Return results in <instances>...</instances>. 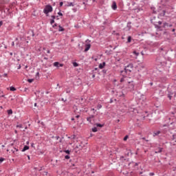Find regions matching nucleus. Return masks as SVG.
I'll return each mask as SVG.
<instances>
[{"label":"nucleus","mask_w":176,"mask_h":176,"mask_svg":"<svg viewBox=\"0 0 176 176\" xmlns=\"http://www.w3.org/2000/svg\"><path fill=\"white\" fill-rule=\"evenodd\" d=\"M52 27H53V28L57 27V23H55Z\"/></svg>","instance_id":"f704fd0d"},{"label":"nucleus","mask_w":176,"mask_h":176,"mask_svg":"<svg viewBox=\"0 0 176 176\" xmlns=\"http://www.w3.org/2000/svg\"><path fill=\"white\" fill-rule=\"evenodd\" d=\"M92 131L94 132V133H97V131H98V129H97V127H94L93 129H92Z\"/></svg>","instance_id":"4468645a"},{"label":"nucleus","mask_w":176,"mask_h":176,"mask_svg":"<svg viewBox=\"0 0 176 176\" xmlns=\"http://www.w3.org/2000/svg\"><path fill=\"white\" fill-rule=\"evenodd\" d=\"M173 32H175V29L172 30Z\"/></svg>","instance_id":"58836bf2"},{"label":"nucleus","mask_w":176,"mask_h":176,"mask_svg":"<svg viewBox=\"0 0 176 176\" xmlns=\"http://www.w3.org/2000/svg\"><path fill=\"white\" fill-rule=\"evenodd\" d=\"M58 14L59 16H63V13H61V12H59L58 13Z\"/></svg>","instance_id":"c756f323"},{"label":"nucleus","mask_w":176,"mask_h":176,"mask_svg":"<svg viewBox=\"0 0 176 176\" xmlns=\"http://www.w3.org/2000/svg\"><path fill=\"white\" fill-rule=\"evenodd\" d=\"M60 6H63V5H64V3H63V1L60 2L59 3Z\"/></svg>","instance_id":"cd10ccee"},{"label":"nucleus","mask_w":176,"mask_h":176,"mask_svg":"<svg viewBox=\"0 0 176 176\" xmlns=\"http://www.w3.org/2000/svg\"><path fill=\"white\" fill-rule=\"evenodd\" d=\"M94 126H96V127H102V124H95Z\"/></svg>","instance_id":"2eb2a0df"},{"label":"nucleus","mask_w":176,"mask_h":176,"mask_svg":"<svg viewBox=\"0 0 176 176\" xmlns=\"http://www.w3.org/2000/svg\"><path fill=\"white\" fill-rule=\"evenodd\" d=\"M67 6H75V4L74 3L68 2Z\"/></svg>","instance_id":"9d476101"},{"label":"nucleus","mask_w":176,"mask_h":176,"mask_svg":"<svg viewBox=\"0 0 176 176\" xmlns=\"http://www.w3.org/2000/svg\"><path fill=\"white\" fill-rule=\"evenodd\" d=\"M12 46H14V41H12Z\"/></svg>","instance_id":"e433bc0d"},{"label":"nucleus","mask_w":176,"mask_h":176,"mask_svg":"<svg viewBox=\"0 0 176 176\" xmlns=\"http://www.w3.org/2000/svg\"><path fill=\"white\" fill-rule=\"evenodd\" d=\"M34 107H36V103L34 104Z\"/></svg>","instance_id":"de8ad7c7"},{"label":"nucleus","mask_w":176,"mask_h":176,"mask_svg":"<svg viewBox=\"0 0 176 176\" xmlns=\"http://www.w3.org/2000/svg\"><path fill=\"white\" fill-rule=\"evenodd\" d=\"M127 42L130 43L131 42V36H128Z\"/></svg>","instance_id":"a211bd4d"},{"label":"nucleus","mask_w":176,"mask_h":176,"mask_svg":"<svg viewBox=\"0 0 176 176\" xmlns=\"http://www.w3.org/2000/svg\"><path fill=\"white\" fill-rule=\"evenodd\" d=\"M69 91H67V93H69Z\"/></svg>","instance_id":"5fc2aeb1"},{"label":"nucleus","mask_w":176,"mask_h":176,"mask_svg":"<svg viewBox=\"0 0 176 176\" xmlns=\"http://www.w3.org/2000/svg\"><path fill=\"white\" fill-rule=\"evenodd\" d=\"M46 52L47 54L50 53V50H47Z\"/></svg>","instance_id":"c9c22d12"},{"label":"nucleus","mask_w":176,"mask_h":176,"mask_svg":"<svg viewBox=\"0 0 176 176\" xmlns=\"http://www.w3.org/2000/svg\"><path fill=\"white\" fill-rule=\"evenodd\" d=\"M80 117V116L79 115H78V116H76V118L78 119V118H79Z\"/></svg>","instance_id":"ea45409f"},{"label":"nucleus","mask_w":176,"mask_h":176,"mask_svg":"<svg viewBox=\"0 0 176 176\" xmlns=\"http://www.w3.org/2000/svg\"><path fill=\"white\" fill-rule=\"evenodd\" d=\"M50 24H52V25L54 24V19H52V20L51 21Z\"/></svg>","instance_id":"b1692460"},{"label":"nucleus","mask_w":176,"mask_h":176,"mask_svg":"<svg viewBox=\"0 0 176 176\" xmlns=\"http://www.w3.org/2000/svg\"><path fill=\"white\" fill-rule=\"evenodd\" d=\"M129 138V136L128 135H126L124 138V141H127Z\"/></svg>","instance_id":"4be33fe9"},{"label":"nucleus","mask_w":176,"mask_h":176,"mask_svg":"<svg viewBox=\"0 0 176 176\" xmlns=\"http://www.w3.org/2000/svg\"><path fill=\"white\" fill-rule=\"evenodd\" d=\"M65 153H67V154H69V151L67 150V151H65Z\"/></svg>","instance_id":"72a5a7b5"},{"label":"nucleus","mask_w":176,"mask_h":176,"mask_svg":"<svg viewBox=\"0 0 176 176\" xmlns=\"http://www.w3.org/2000/svg\"><path fill=\"white\" fill-rule=\"evenodd\" d=\"M10 91H16V88H14V87H10Z\"/></svg>","instance_id":"f8f14e48"},{"label":"nucleus","mask_w":176,"mask_h":176,"mask_svg":"<svg viewBox=\"0 0 176 176\" xmlns=\"http://www.w3.org/2000/svg\"><path fill=\"white\" fill-rule=\"evenodd\" d=\"M126 72H131L133 71V64H129L125 67Z\"/></svg>","instance_id":"7ed1b4c3"},{"label":"nucleus","mask_w":176,"mask_h":176,"mask_svg":"<svg viewBox=\"0 0 176 176\" xmlns=\"http://www.w3.org/2000/svg\"><path fill=\"white\" fill-rule=\"evenodd\" d=\"M63 64H60L58 62H55L54 63V67H63Z\"/></svg>","instance_id":"0eeeda50"},{"label":"nucleus","mask_w":176,"mask_h":176,"mask_svg":"<svg viewBox=\"0 0 176 176\" xmlns=\"http://www.w3.org/2000/svg\"><path fill=\"white\" fill-rule=\"evenodd\" d=\"M95 0H93V2H94Z\"/></svg>","instance_id":"13d9d810"},{"label":"nucleus","mask_w":176,"mask_h":176,"mask_svg":"<svg viewBox=\"0 0 176 176\" xmlns=\"http://www.w3.org/2000/svg\"><path fill=\"white\" fill-rule=\"evenodd\" d=\"M43 50H46V48H43Z\"/></svg>","instance_id":"3c124183"},{"label":"nucleus","mask_w":176,"mask_h":176,"mask_svg":"<svg viewBox=\"0 0 176 176\" xmlns=\"http://www.w3.org/2000/svg\"><path fill=\"white\" fill-rule=\"evenodd\" d=\"M72 120H75V118H72Z\"/></svg>","instance_id":"49530a36"},{"label":"nucleus","mask_w":176,"mask_h":176,"mask_svg":"<svg viewBox=\"0 0 176 176\" xmlns=\"http://www.w3.org/2000/svg\"><path fill=\"white\" fill-rule=\"evenodd\" d=\"M91 47V45L90 44H87L85 45V52H89V50H90V47Z\"/></svg>","instance_id":"39448f33"},{"label":"nucleus","mask_w":176,"mask_h":176,"mask_svg":"<svg viewBox=\"0 0 176 176\" xmlns=\"http://www.w3.org/2000/svg\"><path fill=\"white\" fill-rule=\"evenodd\" d=\"M52 19H56V16H52Z\"/></svg>","instance_id":"a19ab883"},{"label":"nucleus","mask_w":176,"mask_h":176,"mask_svg":"<svg viewBox=\"0 0 176 176\" xmlns=\"http://www.w3.org/2000/svg\"><path fill=\"white\" fill-rule=\"evenodd\" d=\"M5 161V158L0 157V163H2V162Z\"/></svg>","instance_id":"412c9836"},{"label":"nucleus","mask_w":176,"mask_h":176,"mask_svg":"<svg viewBox=\"0 0 176 176\" xmlns=\"http://www.w3.org/2000/svg\"><path fill=\"white\" fill-rule=\"evenodd\" d=\"M74 12H76V10L74 9Z\"/></svg>","instance_id":"09e8293b"},{"label":"nucleus","mask_w":176,"mask_h":176,"mask_svg":"<svg viewBox=\"0 0 176 176\" xmlns=\"http://www.w3.org/2000/svg\"><path fill=\"white\" fill-rule=\"evenodd\" d=\"M28 160H31V157H30V155H28Z\"/></svg>","instance_id":"4c0bfd02"},{"label":"nucleus","mask_w":176,"mask_h":176,"mask_svg":"<svg viewBox=\"0 0 176 176\" xmlns=\"http://www.w3.org/2000/svg\"><path fill=\"white\" fill-rule=\"evenodd\" d=\"M3 76L4 78H8V74H4L3 75Z\"/></svg>","instance_id":"a878e982"},{"label":"nucleus","mask_w":176,"mask_h":176,"mask_svg":"<svg viewBox=\"0 0 176 176\" xmlns=\"http://www.w3.org/2000/svg\"><path fill=\"white\" fill-rule=\"evenodd\" d=\"M26 144H27V145H28V144H30V142L28 141V142H26Z\"/></svg>","instance_id":"37998d69"},{"label":"nucleus","mask_w":176,"mask_h":176,"mask_svg":"<svg viewBox=\"0 0 176 176\" xmlns=\"http://www.w3.org/2000/svg\"><path fill=\"white\" fill-rule=\"evenodd\" d=\"M18 40H19V38H16V41H18Z\"/></svg>","instance_id":"8fccbe9b"},{"label":"nucleus","mask_w":176,"mask_h":176,"mask_svg":"<svg viewBox=\"0 0 176 176\" xmlns=\"http://www.w3.org/2000/svg\"><path fill=\"white\" fill-rule=\"evenodd\" d=\"M52 12H53V8L52 7V6H50V5L46 6L44 9V13L45 14H47V13H50Z\"/></svg>","instance_id":"f03ea898"},{"label":"nucleus","mask_w":176,"mask_h":176,"mask_svg":"<svg viewBox=\"0 0 176 176\" xmlns=\"http://www.w3.org/2000/svg\"><path fill=\"white\" fill-rule=\"evenodd\" d=\"M65 159H67V160L69 159V155H65Z\"/></svg>","instance_id":"bb28decb"},{"label":"nucleus","mask_w":176,"mask_h":176,"mask_svg":"<svg viewBox=\"0 0 176 176\" xmlns=\"http://www.w3.org/2000/svg\"><path fill=\"white\" fill-rule=\"evenodd\" d=\"M87 122H91V117L87 118Z\"/></svg>","instance_id":"5701e85b"},{"label":"nucleus","mask_w":176,"mask_h":176,"mask_svg":"<svg viewBox=\"0 0 176 176\" xmlns=\"http://www.w3.org/2000/svg\"><path fill=\"white\" fill-rule=\"evenodd\" d=\"M91 111H94V109H91Z\"/></svg>","instance_id":"864d4df0"},{"label":"nucleus","mask_w":176,"mask_h":176,"mask_svg":"<svg viewBox=\"0 0 176 176\" xmlns=\"http://www.w3.org/2000/svg\"><path fill=\"white\" fill-rule=\"evenodd\" d=\"M162 151H163V148H158V151H155V153H160L162 152Z\"/></svg>","instance_id":"9b49d317"},{"label":"nucleus","mask_w":176,"mask_h":176,"mask_svg":"<svg viewBox=\"0 0 176 176\" xmlns=\"http://www.w3.org/2000/svg\"><path fill=\"white\" fill-rule=\"evenodd\" d=\"M111 8L113 10H116V9H118V6L116 5V2L115 1L113 2Z\"/></svg>","instance_id":"20e7f679"},{"label":"nucleus","mask_w":176,"mask_h":176,"mask_svg":"<svg viewBox=\"0 0 176 176\" xmlns=\"http://www.w3.org/2000/svg\"><path fill=\"white\" fill-rule=\"evenodd\" d=\"M152 85H153V83L151 82V85L152 86Z\"/></svg>","instance_id":"603ef678"},{"label":"nucleus","mask_w":176,"mask_h":176,"mask_svg":"<svg viewBox=\"0 0 176 176\" xmlns=\"http://www.w3.org/2000/svg\"><path fill=\"white\" fill-rule=\"evenodd\" d=\"M28 82L29 83H32V82H34V79H28Z\"/></svg>","instance_id":"aec40b11"},{"label":"nucleus","mask_w":176,"mask_h":176,"mask_svg":"<svg viewBox=\"0 0 176 176\" xmlns=\"http://www.w3.org/2000/svg\"><path fill=\"white\" fill-rule=\"evenodd\" d=\"M73 65L74 67H78L79 65L76 62H74L73 63Z\"/></svg>","instance_id":"6ab92c4d"},{"label":"nucleus","mask_w":176,"mask_h":176,"mask_svg":"<svg viewBox=\"0 0 176 176\" xmlns=\"http://www.w3.org/2000/svg\"><path fill=\"white\" fill-rule=\"evenodd\" d=\"M38 74H39V72L37 73V75H38Z\"/></svg>","instance_id":"4d7b16f0"},{"label":"nucleus","mask_w":176,"mask_h":176,"mask_svg":"<svg viewBox=\"0 0 176 176\" xmlns=\"http://www.w3.org/2000/svg\"><path fill=\"white\" fill-rule=\"evenodd\" d=\"M30 149V146H25L22 149V152H25V151H28Z\"/></svg>","instance_id":"1a4fd4ad"},{"label":"nucleus","mask_w":176,"mask_h":176,"mask_svg":"<svg viewBox=\"0 0 176 176\" xmlns=\"http://www.w3.org/2000/svg\"><path fill=\"white\" fill-rule=\"evenodd\" d=\"M129 79V78L124 77L120 79V82L121 83L125 82V89H127L129 91H133V90H134V81H130Z\"/></svg>","instance_id":"f257e3e1"},{"label":"nucleus","mask_w":176,"mask_h":176,"mask_svg":"<svg viewBox=\"0 0 176 176\" xmlns=\"http://www.w3.org/2000/svg\"><path fill=\"white\" fill-rule=\"evenodd\" d=\"M2 24H3V22L2 21H0V28L2 27Z\"/></svg>","instance_id":"c85d7f7f"},{"label":"nucleus","mask_w":176,"mask_h":176,"mask_svg":"<svg viewBox=\"0 0 176 176\" xmlns=\"http://www.w3.org/2000/svg\"><path fill=\"white\" fill-rule=\"evenodd\" d=\"M8 113L9 114V115H12L13 114V111L12 110V109H9V110H8Z\"/></svg>","instance_id":"ddd939ff"},{"label":"nucleus","mask_w":176,"mask_h":176,"mask_svg":"<svg viewBox=\"0 0 176 176\" xmlns=\"http://www.w3.org/2000/svg\"><path fill=\"white\" fill-rule=\"evenodd\" d=\"M102 108V105H101V104H98V106H97V109H101Z\"/></svg>","instance_id":"f3484780"},{"label":"nucleus","mask_w":176,"mask_h":176,"mask_svg":"<svg viewBox=\"0 0 176 176\" xmlns=\"http://www.w3.org/2000/svg\"><path fill=\"white\" fill-rule=\"evenodd\" d=\"M133 54H135L136 56H138L140 54L139 53H137V52L135 51L133 52Z\"/></svg>","instance_id":"393cba45"},{"label":"nucleus","mask_w":176,"mask_h":176,"mask_svg":"<svg viewBox=\"0 0 176 176\" xmlns=\"http://www.w3.org/2000/svg\"><path fill=\"white\" fill-rule=\"evenodd\" d=\"M158 23H159L160 25H162V23H161L160 21H159Z\"/></svg>","instance_id":"c03bdc74"},{"label":"nucleus","mask_w":176,"mask_h":176,"mask_svg":"<svg viewBox=\"0 0 176 176\" xmlns=\"http://www.w3.org/2000/svg\"><path fill=\"white\" fill-rule=\"evenodd\" d=\"M69 91H67V93H69Z\"/></svg>","instance_id":"6e6d98bb"},{"label":"nucleus","mask_w":176,"mask_h":176,"mask_svg":"<svg viewBox=\"0 0 176 176\" xmlns=\"http://www.w3.org/2000/svg\"><path fill=\"white\" fill-rule=\"evenodd\" d=\"M58 31L59 32H63V31H64V28L63 27H61L60 25H59Z\"/></svg>","instance_id":"dca6fc26"},{"label":"nucleus","mask_w":176,"mask_h":176,"mask_svg":"<svg viewBox=\"0 0 176 176\" xmlns=\"http://www.w3.org/2000/svg\"><path fill=\"white\" fill-rule=\"evenodd\" d=\"M21 69V65H19V67H18V69Z\"/></svg>","instance_id":"473e14b6"},{"label":"nucleus","mask_w":176,"mask_h":176,"mask_svg":"<svg viewBox=\"0 0 176 176\" xmlns=\"http://www.w3.org/2000/svg\"><path fill=\"white\" fill-rule=\"evenodd\" d=\"M116 80H113V83H116Z\"/></svg>","instance_id":"79ce46f5"},{"label":"nucleus","mask_w":176,"mask_h":176,"mask_svg":"<svg viewBox=\"0 0 176 176\" xmlns=\"http://www.w3.org/2000/svg\"><path fill=\"white\" fill-rule=\"evenodd\" d=\"M104 67H105V62H103L102 63H100L99 65L100 69H102L104 68Z\"/></svg>","instance_id":"6e6552de"},{"label":"nucleus","mask_w":176,"mask_h":176,"mask_svg":"<svg viewBox=\"0 0 176 176\" xmlns=\"http://www.w3.org/2000/svg\"><path fill=\"white\" fill-rule=\"evenodd\" d=\"M162 132H160V131H154L153 133V137H156L159 135V134H160Z\"/></svg>","instance_id":"423d86ee"},{"label":"nucleus","mask_w":176,"mask_h":176,"mask_svg":"<svg viewBox=\"0 0 176 176\" xmlns=\"http://www.w3.org/2000/svg\"><path fill=\"white\" fill-rule=\"evenodd\" d=\"M166 14V11H163L162 16H164Z\"/></svg>","instance_id":"2f4dec72"},{"label":"nucleus","mask_w":176,"mask_h":176,"mask_svg":"<svg viewBox=\"0 0 176 176\" xmlns=\"http://www.w3.org/2000/svg\"><path fill=\"white\" fill-rule=\"evenodd\" d=\"M18 127H21V124H20V125H18Z\"/></svg>","instance_id":"a18cd8bd"},{"label":"nucleus","mask_w":176,"mask_h":176,"mask_svg":"<svg viewBox=\"0 0 176 176\" xmlns=\"http://www.w3.org/2000/svg\"><path fill=\"white\" fill-rule=\"evenodd\" d=\"M166 25H168V23H164V27H166Z\"/></svg>","instance_id":"7c9ffc66"}]
</instances>
